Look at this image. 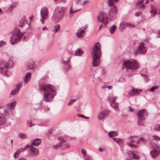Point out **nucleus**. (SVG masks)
<instances>
[{"label": "nucleus", "mask_w": 160, "mask_h": 160, "mask_svg": "<svg viewBox=\"0 0 160 160\" xmlns=\"http://www.w3.org/2000/svg\"><path fill=\"white\" fill-rule=\"evenodd\" d=\"M129 108L130 111L131 112L133 111H134V109L133 108H132L131 107L129 106Z\"/></svg>", "instance_id": "56"}, {"label": "nucleus", "mask_w": 160, "mask_h": 160, "mask_svg": "<svg viewBox=\"0 0 160 160\" xmlns=\"http://www.w3.org/2000/svg\"><path fill=\"white\" fill-rule=\"evenodd\" d=\"M128 154L129 157L131 158L135 159H138V156L131 151H129Z\"/></svg>", "instance_id": "23"}, {"label": "nucleus", "mask_w": 160, "mask_h": 160, "mask_svg": "<svg viewBox=\"0 0 160 160\" xmlns=\"http://www.w3.org/2000/svg\"><path fill=\"white\" fill-rule=\"evenodd\" d=\"M110 113L109 110H105L101 112L98 115V117L99 120L104 119Z\"/></svg>", "instance_id": "13"}, {"label": "nucleus", "mask_w": 160, "mask_h": 160, "mask_svg": "<svg viewBox=\"0 0 160 160\" xmlns=\"http://www.w3.org/2000/svg\"><path fill=\"white\" fill-rule=\"evenodd\" d=\"M77 100L76 99H71L69 102L68 103V105L69 106L71 105L74 102H76Z\"/></svg>", "instance_id": "43"}, {"label": "nucleus", "mask_w": 160, "mask_h": 160, "mask_svg": "<svg viewBox=\"0 0 160 160\" xmlns=\"http://www.w3.org/2000/svg\"><path fill=\"white\" fill-rule=\"evenodd\" d=\"M154 130L160 131V124H157L154 127Z\"/></svg>", "instance_id": "36"}, {"label": "nucleus", "mask_w": 160, "mask_h": 160, "mask_svg": "<svg viewBox=\"0 0 160 160\" xmlns=\"http://www.w3.org/2000/svg\"><path fill=\"white\" fill-rule=\"evenodd\" d=\"M144 0H140L139 1L138 3H136V5H138L139 4L142 3Z\"/></svg>", "instance_id": "52"}, {"label": "nucleus", "mask_w": 160, "mask_h": 160, "mask_svg": "<svg viewBox=\"0 0 160 160\" xmlns=\"http://www.w3.org/2000/svg\"><path fill=\"white\" fill-rule=\"evenodd\" d=\"M17 3L15 2H13L11 4L9 5L8 7V11L11 12L13 9V8L16 5Z\"/></svg>", "instance_id": "28"}, {"label": "nucleus", "mask_w": 160, "mask_h": 160, "mask_svg": "<svg viewBox=\"0 0 160 160\" xmlns=\"http://www.w3.org/2000/svg\"><path fill=\"white\" fill-rule=\"evenodd\" d=\"M150 8L151 10L150 11V13L152 16V17H154L157 12V8L153 5H151Z\"/></svg>", "instance_id": "19"}, {"label": "nucleus", "mask_w": 160, "mask_h": 160, "mask_svg": "<svg viewBox=\"0 0 160 160\" xmlns=\"http://www.w3.org/2000/svg\"><path fill=\"white\" fill-rule=\"evenodd\" d=\"M98 20L100 22L103 23L105 25L108 24V18L107 14L104 12L100 13L97 17Z\"/></svg>", "instance_id": "9"}, {"label": "nucleus", "mask_w": 160, "mask_h": 160, "mask_svg": "<svg viewBox=\"0 0 160 160\" xmlns=\"http://www.w3.org/2000/svg\"><path fill=\"white\" fill-rule=\"evenodd\" d=\"M127 144L132 148H136L137 147L136 145L133 144H131L129 143H128Z\"/></svg>", "instance_id": "50"}, {"label": "nucleus", "mask_w": 160, "mask_h": 160, "mask_svg": "<svg viewBox=\"0 0 160 160\" xmlns=\"http://www.w3.org/2000/svg\"><path fill=\"white\" fill-rule=\"evenodd\" d=\"M29 148V154L30 156H34L37 155L38 154V151L37 149L34 148L32 146H30Z\"/></svg>", "instance_id": "17"}, {"label": "nucleus", "mask_w": 160, "mask_h": 160, "mask_svg": "<svg viewBox=\"0 0 160 160\" xmlns=\"http://www.w3.org/2000/svg\"><path fill=\"white\" fill-rule=\"evenodd\" d=\"M83 52L82 50L79 48L75 52L74 55L76 56H80L83 54Z\"/></svg>", "instance_id": "29"}, {"label": "nucleus", "mask_w": 160, "mask_h": 160, "mask_svg": "<svg viewBox=\"0 0 160 160\" xmlns=\"http://www.w3.org/2000/svg\"><path fill=\"white\" fill-rule=\"evenodd\" d=\"M141 75L143 77H146L147 76V75L146 74H144V75H143L142 73H141Z\"/></svg>", "instance_id": "64"}, {"label": "nucleus", "mask_w": 160, "mask_h": 160, "mask_svg": "<svg viewBox=\"0 0 160 160\" xmlns=\"http://www.w3.org/2000/svg\"><path fill=\"white\" fill-rule=\"evenodd\" d=\"M78 116H79V117H82V118H86V119H88V118H89V117H86L85 116H84V115H82V114H78Z\"/></svg>", "instance_id": "51"}, {"label": "nucleus", "mask_w": 160, "mask_h": 160, "mask_svg": "<svg viewBox=\"0 0 160 160\" xmlns=\"http://www.w3.org/2000/svg\"><path fill=\"white\" fill-rule=\"evenodd\" d=\"M31 73L28 72L27 73L25 76L24 79V82L25 84H27L31 78Z\"/></svg>", "instance_id": "21"}, {"label": "nucleus", "mask_w": 160, "mask_h": 160, "mask_svg": "<svg viewBox=\"0 0 160 160\" xmlns=\"http://www.w3.org/2000/svg\"><path fill=\"white\" fill-rule=\"evenodd\" d=\"M159 88V86L158 85L153 86L149 90V91L150 92H152L155 91L158 89Z\"/></svg>", "instance_id": "34"}, {"label": "nucleus", "mask_w": 160, "mask_h": 160, "mask_svg": "<svg viewBox=\"0 0 160 160\" xmlns=\"http://www.w3.org/2000/svg\"><path fill=\"white\" fill-rule=\"evenodd\" d=\"M118 134L117 131H110L108 132V135L110 137H115L118 135Z\"/></svg>", "instance_id": "31"}, {"label": "nucleus", "mask_w": 160, "mask_h": 160, "mask_svg": "<svg viewBox=\"0 0 160 160\" xmlns=\"http://www.w3.org/2000/svg\"><path fill=\"white\" fill-rule=\"evenodd\" d=\"M29 147V145H27L26 146L25 148H21L17 150L14 154V157L15 158H18L19 156V155L20 153L23 151L26 148H28Z\"/></svg>", "instance_id": "18"}, {"label": "nucleus", "mask_w": 160, "mask_h": 160, "mask_svg": "<svg viewBox=\"0 0 160 160\" xmlns=\"http://www.w3.org/2000/svg\"><path fill=\"white\" fill-rule=\"evenodd\" d=\"M27 22V20L25 18H22L19 22V26L20 27H23L26 24Z\"/></svg>", "instance_id": "27"}, {"label": "nucleus", "mask_w": 160, "mask_h": 160, "mask_svg": "<svg viewBox=\"0 0 160 160\" xmlns=\"http://www.w3.org/2000/svg\"><path fill=\"white\" fill-rule=\"evenodd\" d=\"M135 26V25H132V24L130 23H127V24H126V26H127L129 28L133 27Z\"/></svg>", "instance_id": "45"}, {"label": "nucleus", "mask_w": 160, "mask_h": 160, "mask_svg": "<svg viewBox=\"0 0 160 160\" xmlns=\"http://www.w3.org/2000/svg\"><path fill=\"white\" fill-rule=\"evenodd\" d=\"M147 114V112L144 109L138 111L137 113V115L138 118V124L139 126L144 125V123L141 121L145 120Z\"/></svg>", "instance_id": "7"}, {"label": "nucleus", "mask_w": 160, "mask_h": 160, "mask_svg": "<svg viewBox=\"0 0 160 160\" xmlns=\"http://www.w3.org/2000/svg\"><path fill=\"white\" fill-rule=\"evenodd\" d=\"M145 5L143 4V5H141V8H145Z\"/></svg>", "instance_id": "63"}, {"label": "nucleus", "mask_w": 160, "mask_h": 160, "mask_svg": "<svg viewBox=\"0 0 160 160\" xmlns=\"http://www.w3.org/2000/svg\"><path fill=\"white\" fill-rule=\"evenodd\" d=\"M18 136L19 138L22 140L26 139L27 138V134L22 132L19 133L18 134Z\"/></svg>", "instance_id": "26"}, {"label": "nucleus", "mask_w": 160, "mask_h": 160, "mask_svg": "<svg viewBox=\"0 0 160 160\" xmlns=\"http://www.w3.org/2000/svg\"><path fill=\"white\" fill-rule=\"evenodd\" d=\"M49 10L48 8L44 7L42 8L40 11V15L42 17L40 21L42 24H44V20L47 19L48 17Z\"/></svg>", "instance_id": "11"}, {"label": "nucleus", "mask_w": 160, "mask_h": 160, "mask_svg": "<svg viewBox=\"0 0 160 160\" xmlns=\"http://www.w3.org/2000/svg\"><path fill=\"white\" fill-rule=\"evenodd\" d=\"M84 32V29H82L81 28L78 30L77 32V36L80 38L82 36V34Z\"/></svg>", "instance_id": "32"}, {"label": "nucleus", "mask_w": 160, "mask_h": 160, "mask_svg": "<svg viewBox=\"0 0 160 160\" xmlns=\"http://www.w3.org/2000/svg\"><path fill=\"white\" fill-rule=\"evenodd\" d=\"M41 142V140L40 139H35L32 142V144L35 146H38Z\"/></svg>", "instance_id": "30"}, {"label": "nucleus", "mask_w": 160, "mask_h": 160, "mask_svg": "<svg viewBox=\"0 0 160 160\" xmlns=\"http://www.w3.org/2000/svg\"><path fill=\"white\" fill-rule=\"evenodd\" d=\"M142 91V89H139L132 88L128 92V94L130 96H133L140 94Z\"/></svg>", "instance_id": "15"}, {"label": "nucleus", "mask_w": 160, "mask_h": 160, "mask_svg": "<svg viewBox=\"0 0 160 160\" xmlns=\"http://www.w3.org/2000/svg\"><path fill=\"white\" fill-rule=\"evenodd\" d=\"M81 152L82 153L83 155V156L85 155L86 154V151L84 149H82L81 150Z\"/></svg>", "instance_id": "46"}, {"label": "nucleus", "mask_w": 160, "mask_h": 160, "mask_svg": "<svg viewBox=\"0 0 160 160\" xmlns=\"http://www.w3.org/2000/svg\"><path fill=\"white\" fill-rule=\"evenodd\" d=\"M80 10V9H79L75 11H72V8H71L70 9L69 13L70 14H73L74 13L79 11Z\"/></svg>", "instance_id": "41"}, {"label": "nucleus", "mask_w": 160, "mask_h": 160, "mask_svg": "<svg viewBox=\"0 0 160 160\" xmlns=\"http://www.w3.org/2000/svg\"><path fill=\"white\" fill-rule=\"evenodd\" d=\"M116 28V26L115 25H113L110 28H109V31L111 34H114Z\"/></svg>", "instance_id": "33"}, {"label": "nucleus", "mask_w": 160, "mask_h": 160, "mask_svg": "<svg viewBox=\"0 0 160 160\" xmlns=\"http://www.w3.org/2000/svg\"><path fill=\"white\" fill-rule=\"evenodd\" d=\"M22 83L20 82L18 83L16 86V89L19 91L20 89L22 87Z\"/></svg>", "instance_id": "42"}, {"label": "nucleus", "mask_w": 160, "mask_h": 160, "mask_svg": "<svg viewBox=\"0 0 160 160\" xmlns=\"http://www.w3.org/2000/svg\"><path fill=\"white\" fill-rule=\"evenodd\" d=\"M107 85H104L103 86H102L101 88H107Z\"/></svg>", "instance_id": "60"}, {"label": "nucleus", "mask_w": 160, "mask_h": 160, "mask_svg": "<svg viewBox=\"0 0 160 160\" xmlns=\"http://www.w3.org/2000/svg\"><path fill=\"white\" fill-rule=\"evenodd\" d=\"M152 138L153 140L156 141L160 140V138L158 136L156 135L152 136Z\"/></svg>", "instance_id": "37"}, {"label": "nucleus", "mask_w": 160, "mask_h": 160, "mask_svg": "<svg viewBox=\"0 0 160 160\" xmlns=\"http://www.w3.org/2000/svg\"><path fill=\"white\" fill-rule=\"evenodd\" d=\"M147 52V49L145 46L144 43L141 42L138 47L137 50L134 53V55H136L138 53L139 54H145Z\"/></svg>", "instance_id": "10"}, {"label": "nucleus", "mask_w": 160, "mask_h": 160, "mask_svg": "<svg viewBox=\"0 0 160 160\" xmlns=\"http://www.w3.org/2000/svg\"><path fill=\"white\" fill-rule=\"evenodd\" d=\"M60 28V25L59 24H57L54 25L53 27L54 30H52V32L55 33L58 32Z\"/></svg>", "instance_id": "24"}, {"label": "nucleus", "mask_w": 160, "mask_h": 160, "mask_svg": "<svg viewBox=\"0 0 160 160\" xmlns=\"http://www.w3.org/2000/svg\"><path fill=\"white\" fill-rule=\"evenodd\" d=\"M101 45L99 43H96L93 48L92 54L93 58L92 66L96 67L98 66L100 62V58L101 55Z\"/></svg>", "instance_id": "2"}, {"label": "nucleus", "mask_w": 160, "mask_h": 160, "mask_svg": "<svg viewBox=\"0 0 160 160\" xmlns=\"http://www.w3.org/2000/svg\"><path fill=\"white\" fill-rule=\"evenodd\" d=\"M88 2V0H85L81 4V5L83 6H84L85 4L86 3Z\"/></svg>", "instance_id": "55"}, {"label": "nucleus", "mask_w": 160, "mask_h": 160, "mask_svg": "<svg viewBox=\"0 0 160 160\" xmlns=\"http://www.w3.org/2000/svg\"><path fill=\"white\" fill-rule=\"evenodd\" d=\"M25 33V32L21 33L20 30L19 29L15 28L10 39L11 43L13 45L19 42Z\"/></svg>", "instance_id": "4"}, {"label": "nucleus", "mask_w": 160, "mask_h": 160, "mask_svg": "<svg viewBox=\"0 0 160 160\" xmlns=\"http://www.w3.org/2000/svg\"><path fill=\"white\" fill-rule=\"evenodd\" d=\"M119 0H108V5L110 6H111L113 4V2H118Z\"/></svg>", "instance_id": "35"}, {"label": "nucleus", "mask_w": 160, "mask_h": 160, "mask_svg": "<svg viewBox=\"0 0 160 160\" xmlns=\"http://www.w3.org/2000/svg\"><path fill=\"white\" fill-rule=\"evenodd\" d=\"M18 92L19 91L15 88L14 90H13L11 92L10 94L11 95H15L17 94Z\"/></svg>", "instance_id": "39"}, {"label": "nucleus", "mask_w": 160, "mask_h": 160, "mask_svg": "<svg viewBox=\"0 0 160 160\" xmlns=\"http://www.w3.org/2000/svg\"><path fill=\"white\" fill-rule=\"evenodd\" d=\"M62 145V144L61 143H58L56 145H54L53 146V148L54 149H56L58 148L61 146Z\"/></svg>", "instance_id": "44"}, {"label": "nucleus", "mask_w": 160, "mask_h": 160, "mask_svg": "<svg viewBox=\"0 0 160 160\" xmlns=\"http://www.w3.org/2000/svg\"><path fill=\"white\" fill-rule=\"evenodd\" d=\"M140 14H141V12H136L135 13V16L137 17H138L139 16V15Z\"/></svg>", "instance_id": "53"}, {"label": "nucleus", "mask_w": 160, "mask_h": 160, "mask_svg": "<svg viewBox=\"0 0 160 160\" xmlns=\"http://www.w3.org/2000/svg\"><path fill=\"white\" fill-rule=\"evenodd\" d=\"M83 156L86 160H90V158L89 156L87 154L84 155Z\"/></svg>", "instance_id": "49"}, {"label": "nucleus", "mask_w": 160, "mask_h": 160, "mask_svg": "<svg viewBox=\"0 0 160 160\" xmlns=\"http://www.w3.org/2000/svg\"><path fill=\"white\" fill-rule=\"evenodd\" d=\"M45 29H46L47 30V27H46L45 26V27H43L42 28V30H45Z\"/></svg>", "instance_id": "61"}, {"label": "nucleus", "mask_w": 160, "mask_h": 160, "mask_svg": "<svg viewBox=\"0 0 160 160\" xmlns=\"http://www.w3.org/2000/svg\"><path fill=\"white\" fill-rule=\"evenodd\" d=\"M16 105V102L14 100L12 102L7 103L6 105V108L10 110H14Z\"/></svg>", "instance_id": "16"}, {"label": "nucleus", "mask_w": 160, "mask_h": 160, "mask_svg": "<svg viewBox=\"0 0 160 160\" xmlns=\"http://www.w3.org/2000/svg\"><path fill=\"white\" fill-rule=\"evenodd\" d=\"M27 68L29 69H32L36 67V65L33 61H31L26 63Z\"/></svg>", "instance_id": "20"}, {"label": "nucleus", "mask_w": 160, "mask_h": 160, "mask_svg": "<svg viewBox=\"0 0 160 160\" xmlns=\"http://www.w3.org/2000/svg\"><path fill=\"white\" fill-rule=\"evenodd\" d=\"M5 42L3 41H0V47L5 45Z\"/></svg>", "instance_id": "47"}, {"label": "nucleus", "mask_w": 160, "mask_h": 160, "mask_svg": "<svg viewBox=\"0 0 160 160\" xmlns=\"http://www.w3.org/2000/svg\"><path fill=\"white\" fill-rule=\"evenodd\" d=\"M112 88V86H107V88H108L109 89H111Z\"/></svg>", "instance_id": "58"}, {"label": "nucleus", "mask_w": 160, "mask_h": 160, "mask_svg": "<svg viewBox=\"0 0 160 160\" xmlns=\"http://www.w3.org/2000/svg\"><path fill=\"white\" fill-rule=\"evenodd\" d=\"M117 98V97L115 96H112L111 99H110V106L113 108L115 109L116 110H118V102H115V101L116 99Z\"/></svg>", "instance_id": "14"}, {"label": "nucleus", "mask_w": 160, "mask_h": 160, "mask_svg": "<svg viewBox=\"0 0 160 160\" xmlns=\"http://www.w3.org/2000/svg\"><path fill=\"white\" fill-rule=\"evenodd\" d=\"M127 22H122V23L120 24V25L122 24V25H123L124 26L122 27V28H124L125 26H126V24H127Z\"/></svg>", "instance_id": "54"}, {"label": "nucleus", "mask_w": 160, "mask_h": 160, "mask_svg": "<svg viewBox=\"0 0 160 160\" xmlns=\"http://www.w3.org/2000/svg\"><path fill=\"white\" fill-rule=\"evenodd\" d=\"M18 160H27L26 158H20Z\"/></svg>", "instance_id": "59"}, {"label": "nucleus", "mask_w": 160, "mask_h": 160, "mask_svg": "<svg viewBox=\"0 0 160 160\" xmlns=\"http://www.w3.org/2000/svg\"><path fill=\"white\" fill-rule=\"evenodd\" d=\"M39 90L43 94V99L46 102H51L56 95L54 87L50 84H40L39 85Z\"/></svg>", "instance_id": "1"}, {"label": "nucleus", "mask_w": 160, "mask_h": 160, "mask_svg": "<svg viewBox=\"0 0 160 160\" xmlns=\"http://www.w3.org/2000/svg\"><path fill=\"white\" fill-rule=\"evenodd\" d=\"M27 124L30 127H32L33 126L35 125V124L32 125V122L30 121H28L27 122Z\"/></svg>", "instance_id": "48"}, {"label": "nucleus", "mask_w": 160, "mask_h": 160, "mask_svg": "<svg viewBox=\"0 0 160 160\" xmlns=\"http://www.w3.org/2000/svg\"><path fill=\"white\" fill-rule=\"evenodd\" d=\"M145 139L143 138H141L139 139L137 142L136 143L137 144H139L141 142H145Z\"/></svg>", "instance_id": "40"}, {"label": "nucleus", "mask_w": 160, "mask_h": 160, "mask_svg": "<svg viewBox=\"0 0 160 160\" xmlns=\"http://www.w3.org/2000/svg\"><path fill=\"white\" fill-rule=\"evenodd\" d=\"M81 0H77L76 1V4L78 5L79 4Z\"/></svg>", "instance_id": "57"}, {"label": "nucleus", "mask_w": 160, "mask_h": 160, "mask_svg": "<svg viewBox=\"0 0 160 160\" xmlns=\"http://www.w3.org/2000/svg\"><path fill=\"white\" fill-rule=\"evenodd\" d=\"M118 10L115 6H113L109 11V17L111 20H113L116 18V14L118 13Z\"/></svg>", "instance_id": "12"}, {"label": "nucleus", "mask_w": 160, "mask_h": 160, "mask_svg": "<svg viewBox=\"0 0 160 160\" xmlns=\"http://www.w3.org/2000/svg\"><path fill=\"white\" fill-rule=\"evenodd\" d=\"M152 150L150 151V154L152 158L155 159L160 154V146L154 144L152 146Z\"/></svg>", "instance_id": "8"}, {"label": "nucleus", "mask_w": 160, "mask_h": 160, "mask_svg": "<svg viewBox=\"0 0 160 160\" xmlns=\"http://www.w3.org/2000/svg\"><path fill=\"white\" fill-rule=\"evenodd\" d=\"M12 58L10 57L7 62L3 61L0 62V73L2 75L8 77V73L9 68H12L13 65Z\"/></svg>", "instance_id": "3"}, {"label": "nucleus", "mask_w": 160, "mask_h": 160, "mask_svg": "<svg viewBox=\"0 0 160 160\" xmlns=\"http://www.w3.org/2000/svg\"><path fill=\"white\" fill-rule=\"evenodd\" d=\"M64 15V12L62 8L59 7L55 8L53 16L55 20L59 22L62 19Z\"/></svg>", "instance_id": "6"}, {"label": "nucleus", "mask_w": 160, "mask_h": 160, "mask_svg": "<svg viewBox=\"0 0 160 160\" xmlns=\"http://www.w3.org/2000/svg\"><path fill=\"white\" fill-rule=\"evenodd\" d=\"M113 140L117 143L120 147H122L123 143L124 142L122 139L119 138H114Z\"/></svg>", "instance_id": "22"}, {"label": "nucleus", "mask_w": 160, "mask_h": 160, "mask_svg": "<svg viewBox=\"0 0 160 160\" xmlns=\"http://www.w3.org/2000/svg\"><path fill=\"white\" fill-rule=\"evenodd\" d=\"M137 136H130L128 138V139L129 141L131 142H135V141L133 140V138H135L137 137Z\"/></svg>", "instance_id": "38"}, {"label": "nucleus", "mask_w": 160, "mask_h": 160, "mask_svg": "<svg viewBox=\"0 0 160 160\" xmlns=\"http://www.w3.org/2000/svg\"><path fill=\"white\" fill-rule=\"evenodd\" d=\"M69 61V60H68L67 61L65 62L63 61L62 62L63 64L65 66L64 68L66 69V71L68 70L70 68V65L68 64Z\"/></svg>", "instance_id": "25"}, {"label": "nucleus", "mask_w": 160, "mask_h": 160, "mask_svg": "<svg viewBox=\"0 0 160 160\" xmlns=\"http://www.w3.org/2000/svg\"><path fill=\"white\" fill-rule=\"evenodd\" d=\"M122 66L126 68L127 69L132 70H136L139 67L138 64L135 59H130L124 61Z\"/></svg>", "instance_id": "5"}, {"label": "nucleus", "mask_w": 160, "mask_h": 160, "mask_svg": "<svg viewBox=\"0 0 160 160\" xmlns=\"http://www.w3.org/2000/svg\"><path fill=\"white\" fill-rule=\"evenodd\" d=\"M98 150L99 151L102 152L103 151V149L102 148H99L98 149Z\"/></svg>", "instance_id": "62"}]
</instances>
